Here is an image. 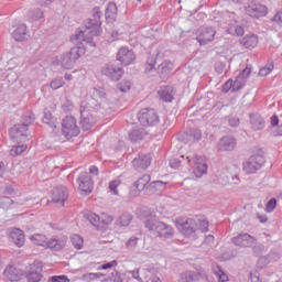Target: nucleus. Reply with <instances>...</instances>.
Returning <instances> with one entry per match:
<instances>
[{"label":"nucleus","mask_w":282,"mask_h":282,"mask_svg":"<svg viewBox=\"0 0 282 282\" xmlns=\"http://www.w3.org/2000/svg\"><path fill=\"white\" fill-rule=\"evenodd\" d=\"M100 19H102V11L100 7H95L91 18L84 22L86 31H78L75 34L76 41L83 43V41H86L85 37L87 34H90V36H100V34H102V21H100Z\"/></svg>","instance_id":"nucleus-1"},{"label":"nucleus","mask_w":282,"mask_h":282,"mask_svg":"<svg viewBox=\"0 0 282 282\" xmlns=\"http://www.w3.org/2000/svg\"><path fill=\"white\" fill-rule=\"evenodd\" d=\"M143 225L144 228H147L150 232H154V235L160 237V239H173V235H175V230L171 225L159 221V219L153 215H149L143 218Z\"/></svg>","instance_id":"nucleus-2"},{"label":"nucleus","mask_w":282,"mask_h":282,"mask_svg":"<svg viewBox=\"0 0 282 282\" xmlns=\"http://www.w3.org/2000/svg\"><path fill=\"white\" fill-rule=\"evenodd\" d=\"M34 122V115L26 112L22 117V122L14 124L9 130V135L17 142H25L30 138V126Z\"/></svg>","instance_id":"nucleus-3"},{"label":"nucleus","mask_w":282,"mask_h":282,"mask_svg":"<svg viewBox=\"0 0 282 282\" xmlns=\"http://www.w3.org/2000/svg\"><path fill=\"white\" fill-rule=\"evenodd\" d=\"M31 241L35 243V246H42V248H48L54 252H61L63 248L67 245V239L58 236H53L51 239L47 240L45 235L34 234L31 237Z\"/></svg>","instance_id":"nucleus-4"},{"label":"nucleus","mask_w":282,"mask_h":282,"mask_svg":"<svg viewBox=\"0 0 282 282\" xmlns=\"http://www.w3.org/2000/svg\"><path fill=\"white\" fill-rule=\"evenodd\" d=\"M85 54V46H74L69 52L63 53L59 57L61 66L64 69H74L76 61Z\"/></svg>","instance_id":"nucleus-5"},{"label":"nucleus","mask_w":282,"mask_h":282,"mask_svg":"<svg viewBox=\"0 0 282 282\" xmlns=\"http://www.w3.org/2000/svg\"><path fill=\"white\" fill-rule=\"evenodd\" d=\"M263 164H265V158L261 154H253L242 163V171L247 175H252L261 171Z\"/></svg>","instance_id":"nucleus-6"},{"label":"nucleus","mask_w":282,"mask_h":282,"mask_svg":"<svg viewBox=\"0 0 282 282\" xmlns=\"http://www.w3.org/2000/svg\"><path fill=\"white\" fill-rule=\"evenodd\" d=\"M138 120L143 127H156L160 124V116L153 108H143L138 113Z\"/></svg>","instance_id":"nucleus-7"},{"label":"nucleus","mask_w":282,"mask_h":282,"mask_svg":"<svg viewBox=\"0 0 282 282\" xmlns=\"http://www.w3.org/2000/svg\"><path fill=\"white\" fill-rule=\"evenodd\" d=\"M187 164L194 167L195 177H202V175H206L208 172V165L204 162V158L202 155L192 154L186 158Z\"/></svg>","instance_id":"nucleus-8"},{"label":"nucleus","mask_w":282,"mask_h":282,"mask_svg":"<svg viewBox=\"0 0 282 282\" xmlns=\"http://www.w3.org/2000/svg\"><path fill=\"white\" fill-rule=\"evenodd\" d=\"M62 133L65 138H76L80 134V128L76 123V118L72 116H66L62 120Z\"/></svg>","instance_id":"nucleus-9"},{"label":"nucleus","mask_w":282,"mask_h":282,"mask_svg":"<svg viewBox=\"0 0 282 282\" xmlns=\"http://www.w3.org/2000/svg\"><path fill=\"white\" fill-rule=\"evenodd\" d=\"M101 74L110 78V80L118 83L124 76V68L116 63H108L102 66Z\"/></svg>","instance_id":"nucleus-10"},{"label":"nucleus","mask_w":282,"mask_h":282,"mask_svg":"<svg viewBox=\"0 0 282 282\" xmlns=\"http://www.w3.org/2000/svg\"><path fill=\"white\" fill-rule=\"evenodd\" d=\"M76 184L78 185V191L80 195H91L94 191V181L91 175L87 172H82L76 178Z\"/></svg>","instance_id":"nucleus-11"},{"label":"nucleus","mask_w":282,"mask_h":282,"mask_svg":"<svg viewBox=\"0 0 282 282\" xmlns=\"http://www.w3.org/2000/svg\"><path fill=\"white\" fill-rule=\"evenodd\" d=\"M217 31L213 26H202L197 31L196 41L199 45H208V43H213L215 41V35Z\"/></svg>","instance_id":"nucleus-12"},{"label":"nucleus","mask_w":282,"mask_h":282,"mask_svg":"<svg viewBox=\"0 0 282 282\" xmlns=\"http://www.w3.org/2000/svg\"><path fill=\"white\" fill-rule=\"evenodd\" d=\"M96 124L94 111L89 110L87 106H80V126L83 131H89Z\"/></svg>","instance_id":"nucleus-13"},{"label":"nucleus","mask_w":282,"mask_h":282,"mask_svg":"<svg viewBox=\"0 0 282 282\" xmlns=\"http://www.w3.org/2000/svg\"><path fill=\"white\" fill-rule=\"evenodd\" d=\"M26 279L29 282H39L43 279V262L34 261L26 268Z\"/></svg>","instance_id":"nucleus-14"},{"label":"nucleus","mask_w":282,"mask_h":282,"mask_svg":"<svg viewBox=\"0 0 282 282\" xmlns=\"http://www.w3.org/2000/svg\"><path fill=\"white\" fill-rule=\"evenodd\" d=\"M116 58L121 63V65L127 67L135 62V53L133 50L129 48V46H121L117 52Z\"/></svg>","instance_id":"nucleus-15"},{"label":"nucleus","mask_w":282,"mask_h":282,"mask_svg":"<svg viewBox=\"0 0 282 282\" xmlns=\"http://www.w3.org/2000/svg\"><path fill=\"white\" fill-rule=\"evenodd\" d=\"M246 13L248 17H251V19H261L268 14V7L259 2H251L246 8Z\"/></svg>","instance_id":"nucleus-16"},{"label":"nucleus","mask_w":282,"mask_h":282,"mask_svg":"<svg viewBox=\"0 0 282 282\" xmlns=\"http://www.w3.org/2000/svg\"><path fill=\"white\" fill-rule=\"evenodd\" d=\"M257 238L252 237L250 234H239L231 238V242L234 246H238V248H252Z\"/></svg>","instance_id":"nucleus-17"},{"label":"nucleus","mask_w":282,"mask_h":282,"mask_svg":"<svg viewBox=\"0 0 282 282\" xmlns=\"http://www.w3.org/2000/svg\"><path fill=\"white\" fill-rule=\"evenodd\" d=\"M69 198V191L65 186L54 187L52 191L51 199L53 204L65 206V200Z\"/></svg>","instance_id":"nucleus-18"},{"label":"nucleus","mask_w":282,"mask_h":282,"mask_svg":"<svg viewBox=\"0 0 282 282\" xmlns=\"http://www.w3.org/2000/svg\"><path fill=\"white\" fill-rule=\"evenodd\" d=\"M85 218L96 227L100 226H109L111 221H113V218L110 216H107V214H102L101 216H98L97 214L94 213H86Z\"/></svg>","instance_id":"nucleus-19"},{"label":"nucleus","mask_w":282,"mask_h":282,"mask_svg":"<svg viewBox=\"0 0 282 282\" xmlns=\"http://www.w3.org/2000/svg\"><path fill=\"white\" fill-rule=\"evenodd\" d=\"M236 147H237V139L230 135H225L221 139H219L217 143V151L219 153L235 151Z\"/></svg>","instance_id":"nucleus-20"},{"label":"nucleus","mask_w":282,"mask_h":282,"mask_svg":"<svg viewBox=\"0 0 282 282\" xmlns=\"http://www.w3.org/2000/svg\"><path fill=\"white\" fill-rule=\"evenodd\" d=\"M151 154H141L132 161L135 171H147L151 166Z\"/></svg>","instance_id":"nucleus-21"},{"label":"nucleus","mask_w":282,"mask_h":282,"mask_svg":"<svg viewBox=\"0 0 282 282\" xmlns=\"http://www.w3.org/2000/svg\"><path fill=\"white\" fill-rule=\"evenodd\" d=\"M181 231L185 237H195V232H197V223L193 218H187L181 225Z\"/></svg>","instance_id":"nucleus-22"},{"label":"nucleus","mask_w":282,"mask_h":282,"mask_svg":"<svg viewBox=\"0 0 282 282\" xmlns=\"http://www.w3.org/2000/svg\"><path fill=\"white\" fill-rule=\"evenodd\" d=\"M252 131H263L265 129V120L259 113L249 115Z\"/></svg>","instance_id":"nucleus-23"},{"label":"nucleus","mask_w":282,"mask_h":282,"mask_svg":"<svg viewBox=\"0 0 282 282\" xmlns=\"http://www.w3.org/2000/svg\"><path fill=\"white\" fill-rule=\"evenodd\" d=\"M3 275L8 281H20L21 276H23V271L17 269L14 265H8L3 271Z\"/></svg>","instance_id":"nucleus-24"},{"label":"nucleus","mask_w":282,"mask_h":282,"mask_svg":"<svg viewBox=\"0 0 282 282\" xmlns=\"http://www.w3.org/2000/svg\"><path fill=\"white\" fill-rule=\"evenodd\" d=\"M10 239L18 248H23V246H25V234L19 228L12 229Z\"/></svg>","instance_id":"nucleus-25"},{"label":"nucleus","mask_w":282,"mask_h":282,"mask_svg":"<svg viewBox=\"0 0 282 282\" xmlns=\"http://www.w3.org/2000/svg\"><path fill=\"white\" fill-rule=\"evenodd\" d=\"M12 36L14 41L19 43H23V41H28L30 34L28 33V26L25 24H20L13 32Z\"/></svg>","instance_id":"nucleus-26"},{"label":"nucleus","mask_w":282,"mask_h":282,"mask_svg":"<svg viewBox=\"0 0 282 282\" xmlns=\"http://www.w3.org/2000/svg\"><path fill=\"white\" fill-rule=\"evenodd\" d=\"M158 74L161 78H166L171 72H173V63L171 61L165 59L156 68Z\"/></svg>","instance_id":"nucleus-27"},{"label":"nucleus","mask_w":282,"mask_h":282,"mask_svg":"<svg viewBox=\"0 0 282 282\" xmlns=\"http://www.w3.org/2000/svg\"><path fill=\"white\" fill-rule=\"evenodd\" d=\"M258 44H259V36L254 34L246 35L240 40V45L246 47V50H252Z\"/></svg>","instance_id":"nucleus-28"},{"label":"nucleus","mask_w":282,"mask_h":282,"mask_svg":"<svg viewBox=\"0 0 282 282\" xmlns=\"http://www.w3.org/2000/svg\"><path fill=\"white\" fill-rule=\"evenodd\" d=\"M149 182H151V175L149 174H143L137 182H134L133 186L137 188L133 191L134 195H139L141 191H144Z\"/></svg>","instance_id":"nucleus-29"},{"label":"nucleus","mask_w":282,"mask_h":282,"mask_svg":"<svg viewBox=\"0 0 282 282\" xmlns=\"http://www.w3.org/2000/svg\"><path fill=\"white\" fill-rule=\"evenodd\" d=\"M202 279V273L197 271H185L180 274V282H194L199 281Z\"/></svg>","instance_id":"nucleus-30"},{"label":"nucleus","mask_w":282,"mask_h":282,"mask_svg":"<svg viewBox=\"0 0 282 282\" xmlns=\"http://www.w3.org/2000/svg\"><path fill=\"white\" fill-rule=\"evenodd\" d=\"M159 96L164 102H173V87L162 86L159 90Z\"/></svg>","instance_id":"nucleus-31"},{"label":"nucleus","mask_w":282,"mask_h":282,"mask_svg":"<svg viewBox=\"0 0 282 282\" xmlns=\"http://www.w3.org/2000/svg\"><path fill=\"white\" fill-rule=\"evenodd\" d=\"M147 135V130L144 128H134L129 132V140L132 142H140V140H144Z\"/></svg>","instance_id":"nucleus-32"},{"label":"nucleus","mask_w":282,"mask_h":282,"mask_svg":"<svg viewBox=\"0 0 282 282\" xmlns=\"http://www.w3.org/2000/svg\"><path fill=\"white\" fill-rule=\"evenodd\" d=\"M226 32H227V34H230L231 36H243V34H246V30L243 29V26H241L237 23L229 24Z\"/></svg>","instance_id":"nucleus-33"},{"label":"nucleus","mask_w":282,"mask_h":282,"mask_svg":"<svg viewBox=\"0 0 282 282\" xmlns=\"http://www.w3.org/2000/svg\"><path fill=\"white\" fill-rule=\"evenodd\" d=\"M105 17L106 19H110V21H116L118 17V6H116L115 2H109L107 4Z\"/></svg>","instance_id":"nucleus-34"},{"label":"nucleus","mask_w":282,"mask_h":282,"mask_svg":"<svg viewBox=\"0 0 282 282\" xmlns=\"http://www.w3.org/2000/svg\"><path fill=\"white\" fill-rule=\"evenodd\" d=\"M186 139L189 142H199V140H202V130L195 128L189 129L186 132Z\"/></svg>","instance_id":"nucleus-35"},{"label":"nucleus","mask_w":282,"mask_h":282,"mask_svg":"<svg viewBox=\"0 0 282 282\" xmlns=\"http://www.w3.org/2000/svg\"><path fill=\"white\" fill-rule=\"evenodd\" d=\"M133 217L131 216V214L129 213H124L122 214L117 220L116 224L120 227V228H127V226H129L132 221Z\"/></svg>","instance_id":"nucleus-36"},{"label":"nucleus","mask_w":282,"mask_h":282,"mask_svg":"<svg viewBox=\"0 0 282 282\" xmlns=\"http://www.w3.org/2000/svg\"><path fill=\"white\" fill-rule=\"evenodd\" d=\"M166 183L162 181H153L147 186V191H150V193H155L156 191H165Z\"/></svg>","instance_id":"nucleus-37"},{"label":"nucleus","mask_w":282,"mask_h":282,"mask_svg":"<svg viewBox=\"0 0 282 282\" xmlns=\"http://www.w3.org/2000/svg\"><path fill=\"white\" fill-rule=\"evenodd\" d=\"M25 151H28V144L13 145L10 150V155L12 158H19V155L25 153Z\"/></svg>","instance_id":"nucleus-38"},{"label":"nucleus","mask_w":282,"mask_h":282,"mask_svg":"<svg viewBox=\"0 0 282 282\" xmlns=\"http://www.w3.org/2000/svg\"><path fill=\"white\" fill-rule=\"evenodd\" d=\"M70 243L76 250H83L85 240H83V237H80V235L75 234L70 237Z\"/></svg>","instance_id":"nucleus-39"},{"label":"nucleus","mask_w":282,"mask_h":282,"mask_svg":"<svg viewBox=\"0 0 282 282\" xmlns=\"http://www.w3.org/2000/svg\"><path fill=\"white\" fill-rule=\"evenodd\" d=\"M155 63H156L155 57L153 56L148 57L145 63V74H153V72H158V68H155Z\"/></svg>","instance_id":"nucleus-40"},{"label":"nucleus","mask_w":282,"mask_h":282,"mask_svg":"<svg viewBox=\"0 0 282 282\" xmlns=\"http://www.w3.org/2000/svg\"><path fill=\"white\" fill-rule=\"evenodd\" d=\"M251 248L254 257H261V254L265 252V246H263L261 242H257V240Z\"/></svg>","instance_id":"nucleus-41"},{"label":"nucleus","mask_w":282,"mask_h":282,"mask_svg":"<svg viewBox=\"0 0 282 282\" xmlns=\"http://www.w3.org/2000/svg\"><path fill=\"white\" fill-rule=\"evenodd\" d=\"M102 276H105V275L100 272H98V273H85V274L82 275V281L91 282V281H96V279H102Z\"/></svg>","instance_id":"nucleus-42"},{"label":"nucleus","mask_w":282,"mask_h":282,"mask_svg":"<svg viewBox=\"0 0 282 282\" xmlns=\"http://www.w3.org/2000/svg\"><path fill=\"white\" fill-rule=\"evenodd\" d=\"M246 83H248L243 77H240L239 75L234 80V91H239L240 89H243L246 87Z\"/></svg>","instance_id":"nucleus-43"},{"label":"nucleus","mask_w":282,"mask_h":282,"mask_svg":"<svg viewBox=\"0 0 282 282\" xmlns=\"http://www.w3.org/2000/svg\"><path fill=\"white\" fill-rule=\"evenodd\" d=\"M138 241H140V238L131 236L126 242L127 250H135L138 248Z\"/></svg>","instance_id":"nucleus-44"},{"label":"nucleus","mask_w":282,"mask_h":282,"mask_svg":"<svg viewBox=\"0 0 282 282\" xmlns=\"http://www.w3.org/2000/svg\"><path fill=\"white\" fill-rule=\"evenodd\" d=\"M122 184V182H120V180H115V181H111L109 183V192L112 194V195H119V192H118V187Z\"/></svg>","instance_id":"nucleus-45"},{"label":"nucleus","mask_w":282,"mask_h":282,"mask_svg":"<svg viewBox=\"0 0 282 282\" xmlns=\"http://www.w3.org/2000/svg\"><path fill=\"white\" fill-rule=\"evenodd\" d=\"M13 204H14V200H12V198L8 196L0 197V206L2 208H10V206H12Z\"/></svg>","instance_id":"nucleus-46"},{"label":"nucleus","mask_w":282,"mask_h":282,"mask_svg":"<svg viewBox=\"0 0 282 282\" xmlns=\"http://www.w3.org/2000/svg\"><path fill=\"white\" fill-rule=\"evenodd\" d=\"M65 86V80L63 77H57L51 82V87L53 89H61V87Z\"/></svg>","instance_id":"nucleus-47"},{"label":"nucleus","mask_w":282,"mask_h":282,"mask_svg":"<svg viewBox=\"0 0 282 282\" xmlns=\"http://www.w3.org/2000/svg\"><path fill=\"white\" fill-rule=\"evenodd\" d=\"M62 109L64 113H69L70 111H74V102L72 100L66 99V102L62 105Z\"/></svg>","instance_id":"nucleus-48"},{"label":"nucleus","mask_w":282,"mask_h":282,"mask_svg":"<svg viewBox=\"0 0 282 282\" xmlns=\"http://www.w3.org/2000/svg\"><path fill=\"white\" fill-rule=\"evenodd\" d=\"M91 96L95 99L105 98V89H102V88H93Z\"/></svg>","instance_id":"nucleus-49"},{"label":"nucleus","mask_w":282,"mask_h":282,"mask_svg":"<svg viewBox=\"0 0 282 282\" xmlns=\"http://www.w3.org/2000/svg\"><path fill=\"white\" fill-rule=\"evenodd\" d=\"M118 89H120V91H123L124 94H127V91H129L131 89V82L129 80H123L118 85Z\"/></svg>","instance_id":"nucleus-50"},{"label":"nucleus","mask_w":282,"mask_h":282,"mask_svg":"<svg viewBox=\"0 0 282 282\" xmlns=\"http://www.w3.org/2000/svg\"><path fill=\"white\" fill-rule=\"evenodd\" d=\"M235 91V84L232 79H228L224 85H223V91L224 94H228L229 90Z\"/></svg>","instance_id":"nucleus-51"},{"label":"nucleus","mask_w":282,"mask_h":282,"mask_svg":"<svg viewBox=\"0 0 282 282\" xmlns=\"http://www.w3.org/2000/svg\"><path fill=\"white\" fill-rule=\"evenodd\" d=\"M274 208H276V198H271L265 205V210L267 213H273Z\"/></svg>","instance_id":"nucleus-52"},{"label":"nucleus","mask_w":282,"mask_h":282,"mask_svg":"<svg viewBox=\"0 0 282 282\" xmlns=\"http://www.w3.org/2000/svg\"><path fill=\"white\" fill-rule=\"evenodd\" d=\"M52 120H54V116L52 115V112L47 109L44 110V116H43V122L45 124H50V122H52Z\"/></svg>","instance_id":"nucleus-53"},{"label":"nucleus","mask_w":282,"mask_h":282,"mask_svg":"<svg viewBox=\"0 0 282 282\" xmlns=\"http://www.w3.org/2000/svg\"><path fill=\"white\" fill-rule=\"evenodd\" d=\"M118 265V261L112 260L110 262L101 264L98 270H110V268H116Z\"/></svg>","instance_id":"nucleus-54"},{"label":"nucleus","mask_w":282,"mask_h":282,"mask_svg":"<svg viewBox=\"0 0 282 282\" xmlns=\"http://www.w3.org/2000/svg\"><path fill=\"white\" fill-rule=\"evenodd\" d=\"M208 220H198V230H200V232H208Z\"/></svg>","instance_id":"nucleus-55"},{"label":"nucleus","mask_w":282,"mask_h":282,"mask_svg":"<svg viewBox=\"0 0 282 282\" xmlns=\"http://www.w3.org/2000/svg\"><path fill=\"white\" fill-rule=\"evenodd\" d=\"M272 69H274V65L272 64L263 68H260L259 76H268L272 72Z\"/></svg>","instance_id":"nucleus-56"},{"label":"nucleus","mask_w":282,"mask_h":282,"mask_svg":"<svg viewBox=\"0 0 282 282\" xmlns=\"http://www.w3.org/2000/svg\"><path fill=\"white\" fill-rule=\"evenodd\" d=\"M271 21L273 23H276V25H280V28H282V11H278L271 19Z\"/></svg>","instance_id":"nucleus-57"},{"label":"nucleus","mask_w":282,"mask_h":282,"mask_svg":"<svg viewBox=\"0 0 282 282\" xmlns=\"http://www.w3.org/2000/svg\"><path fill=\"white\" fill-rule=\"evenodd\" d=\"M50 282H69L67 275H54L51 278Z\"/></svg>","instance_id":"nucleus-58"},{"label":"nucleus","mask_w":282,"mask_h":282,"mask_svg":"<svg viewBox=\"0 0 282 282\" xmlns=\"http://www.w3.org/2000/svg\"><path fill=\"white\" fill-rule=\"evenodd\" d=\"M240 123H241V121L239 120L238 117H229V118H228V124H229V127L237 128V127H239Z\"/></svg>","instance_id":"nucleus-59"},{"label":"nucleus","mask_w":282,"mask_h":282,"mask_svg":"<svg viewBox=\"0 0 282 282\" xmlns=\"http://www.w3.org/2000/svg\"><path fill=\"white\" fill-rule=\"evenodd\" d=\"M215 274L218 276V282H226L228 281V275L221 271V269H218V272H215Z\"/></svg>","instance_id":"nucleus-60"},{"label":"nucleus","mask_w":282,"mask_h":282,"mask_svg":"<svg viewBox=\"0 0 282 282\" xmlns=\"http://www.w3.org/2000/svg\"><path fill=\"white\" fill-rule=\"evenodd\" d=\"M224 69H226V64H224L223 62H217L215 64V72L217 74H224Z\"/></svg>","instance_id":"nucleus-61"},{"label":"nucleus","mask_w":282,"mask_h":282,"mask_svg":"<svg viewBox=\"0 0 282 282\" xmlns=\"http://www.w3.org/2000/svg\"><path fill=\"white\" fill-rule=\"evenodd\" d=\"M129 274H131L132 279H135L138 282H144V281L140 278V269L129 271Z\"/></svg>","instance_id":"nucleus-62"},{"label":"nucleus","mask_w":282,"mask_h":282,"mask_svg":"<svg viewBox=\"0 0 282 282\" xmlns=\"http://www.w3.org/2000/svg\"><path fill=\"white\" fill-rule=\"evenodd\" d=\"M170 166H171V169H180L182 166V161H180L177 159H172L170 161Z\"/></svg>","instance_id":"nucleus-63"},{"label":"nucleus","mask_w":282,"mask_h":282,"mask_svg":"<svg viewBox=\"0 0 282 282\" xmlns=\"http://www.w3.org/2000/svg\"><path fill=\"white\" fill-rule=\"evenodd\" d=\"M251 69L246 67L240 74L239 76L242 77L245 80L248 82V78L250 77V74H251Z\"/></svg>","instance_id":"nucleus-64"}]
</instances>
